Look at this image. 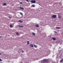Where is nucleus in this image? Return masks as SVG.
I'll return each mask as SVG.
<instances>
[{"mask_svg":"<svg viewBox=\"0 0 63 63\" xmlns=\"http://www.w3.org/2000/svg\"><path fill=\"white\" fill-rule=\"evenodd\" d=\"M47 59H45L44 60L42 61V63H47Z\"/></svg>","mask_w":63,"mask_h":63,"instance_id":"1","label":"nucleus"},{"mask_svg":"<svg viewBox=\"0 0 63 63\" xmlns=\"http://www.w3.org/2000/svg\"><path fill=\"white\" fill-rule=\"evenodd\" d=\"M57 16L56 15H54L52 16V18H53L54 19H55L56 17Z\"/></svg>","mask_w":63,"mask_h":63,"instance_id":"2","label":"nucleus"},{"mask_svg":"<svg viewBox=\"0 0 63 63\" xmlns=\"http://www.w3.org/2000/svg\"><path fill=\"white\" fill-rule=\"evenodd\" d=\"M30 2L32 3H35L36 1L35 0H31Z\"/></svg>","mask_w":63,"mask_h":63,"instance_id":"3","label":"nucleus"},{"mask_svg":"<svg viewBox=\"0 0 63 63\" xmlns=\"http://www.w3.org/2000/svg\"><path fill=\"white\" fill-rule=\"evenodd\" d=\"M30 47H33V45L32 44H30Z\"/></svg>","mask_w":63,"mask_h":63,"instance_id":"4","label":"nucleus"},{"mask_svg":"<svg viewBox=\"0 0 63 63\" xmlns=\"http://www.w3.org/2000/svg\"><path fill=\"white\" fill-rule=\"evenodd\" d=\"M35 25L36 27H37V28H38V27H39V26L38 24H36Z\"/></svg>","mask_w":63,"mask_h":63,"instance_id":"5","label":"nucleus"},{"mask_svg":"<svg viewBox=\"0 0 63 63\" xmlns=\"http://www.w3.org/2000/svg\"><path fill=\"white\" fill-rule=\"evenodd\" d=\"M19 8L20 9H21V10H24V8L22 7H19Z\"/></svg>","mask_w":63,"mask_h":63,"instance_id":"6","label":"nucleus"},{"mask_svg":"<svg viewBox=\"0 0 63 63\" xmlns=\"http://www.w3.org/2000/svg\"><path fill=\"white\" fill-rule=\"evenodd\" d=\"M63 61V59H62L60 61V63H62Z\"/></svg>","mask_w":63,"mask_h":63,"instance_id":"7","label":"nucleus"},{"mask_svg":"<svg viewBox=\"0 0 63 63\" xmlns=\"http://www.w3.org/2000/svg\"><path fill=\"white\" fill-rule=\"evenodd\" d=\"M52 39H53V40H54V41H55V40H56V38L54 37H52Z\"/></svg>","mask_w":63,"mask_h":63,"instance_id":"8","label":"nucleus"},{"mask_svg":"<svg viewBox=\"0 0 63 63\" xmlns=\"http://www.w3.org/2000/svg\"><path fill=\"white\" fill-rule=\"evenodd\" d=\"M2 5L3 6H6V3H5L4 4H3Z\"/></svg>","mask_w":63,"mask_h":63,"instance_id":"9","label":"nucleus"},{"mask_svg":"<svg viewBox=\"0 0 63 63\" xmlns=\"http://www.w3.org/2000/svg\"><path fill=\"white\" fill-rule=\"evenodd\" d=\"M34 46L36 48H37V46L36 45H34Z\"/></svg>","mask_w":63,"mask_h":63,"instance_id":"10","label":"nucleus"},{"mask_svg":"<svg viewBox=\"0 0 63 63\" xmlns=\"http://www.w3.org/2000/svg\"><path fill=\"white\" fill-rule=\"evenodd\" d=\"M32 7H35V5H32Z\"/></svg>","mask_w":63,"mask_h":63,"instance_id":"11","label":"nucleus"},{"mask_svg":"<svg viewBox=\"0 0 63 63\" xmlns=\"http://www.w3.org/2000/svg\"><path fill=\"white\" fill-rule=\"evenodd\" d=\"M56 28L57 29H60V28H61L60 27H56Z\"/></svg>","mask_w":63,"mask_h":63,"instance_id":"12","label":"nucleus"},{"mask_svg":"<svg viewBox=\"0 0 63 63\" xmlns=\"http://www.w3.org/2000/svg\"><path fill=\"white\" fill-rule=\"evenodd\" d=\"M10 27L11 28H12V27H13V26L12 25H10Z\"/></svg>","mask_w":63,"mask_h":63,"instance_id":"13","label":"nucleus"},{"mask_svg":"<svg viewBox=\"0 0 63 63\" xmlns=\"http://www.w3.org/2000/svg\"><path fill=\"white\" fill-rule=\"evenodd\" d=\"M27 44H28V45H29V41H27Z\"/></svg>","mask_w":63,"mask_h":63,"instance_id":"14","label":"nucleus"},{"mask_svg":"<svg viewBox=\"0 0 63 63\" xmlns=\"http://www.w3.org/2000/svg\"><path fill=\"white\" fill-rule=\"evenodd\" d=\"M20 15H21V16H23V14H22V13L20 12Z\"/></svg>","mask_w":63,"mask_h":63,"instance_id":"15","label":"nucleus"},{"mask_svg":"<svg viewBox=\"0 0 63 63\" xmlns=\"http://www.w3.org/2000/svg\"><path fill=\"white\" fill-rule=\"evenodd\" d=\"M19 22H22V21L21 20H19L18 21Z\"/></svg>","mask_w":63,"mask_h":63,"instance_id":"16","label":"nucleus"},{"mask_svg":"<svg viewBox=\"0 0 63 63\" xmlns=\"http://www.w3.org/2000/svg\"><path fill=\"white\" fill-rule=\"evenodd\" d=\"M16 35H18V36L19 35V34L17 32L16 33Z\"/></svg>","mask_w":63,"mask_h":63,"instance_id":"17","label":"nucleus"},{"mask_svg":"<svg viewBox=\"0 0 63 63\" xmlns=\"http://www.w3.org/2000/svg\"><path fill=\"white\" fill-rule=\"evenodd\" d=\"M32 34L33 35H35V34L34 32H32Z\"/></svg>","mask_w":63,"mask_h":63,"instance_id":"18","label":"nucleus"},{"mask_svg":"<svg viewBox=\"0 0 63 63\" xmlns=\"http://www.w3.org/2000/svg\"><path fill=\"white\" fill-rule=\"evenodd\" d=\"M19 27H23V26H19Z\"/></svg>","mask_w":63,"mask_h":63,"instance_id":"19","label":"nucleus"},{"mask_svg":"<svg viewBox=\"0 0 63 63\" xmlns=\"http://www.w3.org/2000/svg\"><path fill=\"white\" fill-rule=\"evenodd\" d=\"M59 18H61V17L60 16H59L58 17Z\"/></svg>","mask_w":63,"mask_h":63,"instance_id":"20","label":"nucleus"},{"mask_svg":"<svg viewBox=\"0 0 63 63\" xmlns=\"http://www.w3.org/2000/svg\"><path fill=\"white\" fill-rule=\"evenodd\" d=\"M22 50V53H23V52H24V51H23V50Z\"/></svg>","mask_w":63,"mask_h":63,"instance_id":"21","label":"nucleus"},{"mask_svg":"<svg viewBox=\"0 0 63 63\" xmlns=\"http://www.w3.org/2000/svg\"><path fill=\"white\" fill-rule=\"evenodd\" d=\"M2 60H1V59H0V61H2Z\"/></svg>","mask_w":63,"mask_h":63,"instance_id":"22","label":"nucleus"},{"mask_svg":"<svg viewBox=\"0 0 63 63\" xmlns=\"http://www.w3.org/2000/svg\"><path fill=\"white\" fill-rule=\"evenodd\" d=\"M20 4H22V2H20Z\"/></svg>","mask_w":63,"mask_h":63,"instance_id":"23","label":"nucleus"},{"mask_svg":"<svg viewBox=\"0 0 63 63\" xmlns=\"http://www.w3.org/2000/svg\"><path fill=\"white\" fill-rule=\"evenodd\" d=\"M54 32H55V33H57V32H56L54 31Z\"/></svg>","mask_w":63,"mask_h":63,"instance_id":"24","label":"nucleus"},{"mask_svg":"<svg viewBox=\"0 0 63 63\" xmlns=\"http://www.w3.org/2000/svg\"><path fill=\"white\" fill-rule=\"evenodd\" d=\"M26 1H27V2H29V1H28V0H26Z\"/></svg>","mask_w":63,"mask_h":63,"instance_id":"25","label":"nucleus"},{"mask_svg":"<svg viewBox=\"0 0 63 63\" xmlns=\"http://www.w3.org/2000/svg\"><path fill=\"white\" fill-rule=\"evenodd\" d=\"M2 36H0V38H2Z\"/></svg>","mask_w":63,"mask_h":63,"instance_id":"26","label":"nucleus"},{"mask_svg":"<svg viewBox=\"0 0 63 63\" xmlns=\"http://www.w3.org/2000/svg\"><path fill=\"white\" fill-rule=\"evenodd\" d=\"M1 54H2L1 53H0V55H1Z\"/></svg>","mask_w":63,"mask_h":63,"instance_id":"27","label":"nucleus"},{"mask_svg":"<svg viewBox=\"0 0 63 63\" xmlns=\"http://www.w3.org/2000/svg\"><path fill=\"white\" fill-rule=\"evenodd\" d=\"M9 17L10 18L11 17Z\"/></svg>","mask_w":63,"mask_h":63,"instance_id":"28","label":"nucleus"}]
</instances>
